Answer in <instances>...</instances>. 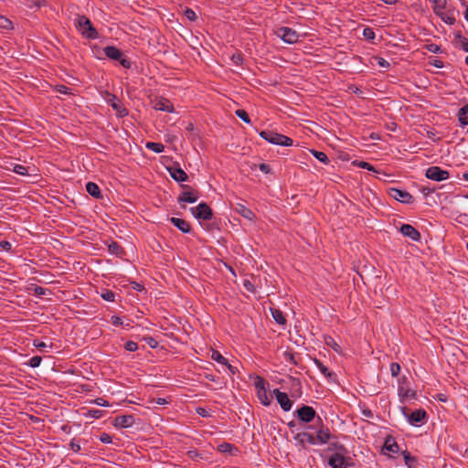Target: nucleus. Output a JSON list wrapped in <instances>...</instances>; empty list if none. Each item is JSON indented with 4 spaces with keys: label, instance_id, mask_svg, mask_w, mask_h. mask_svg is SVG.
<instances>
[{
    "label": "nucleus",
    "instance_id": "1",
    "mask_svg": "<svg viewBox=\"0 0 468 468\" xmlns=\"http://www.w3.org/2000/svg\"><path fill=\"white\" fill-rule=\"evenodd\" d=\"M75 25L80 33L86 38L96 39L98 32L92 26L90 20L85 16H79L76 18Z\"/></svg>",
    "mask_w": 468,
    "mask_h": 468
},
{
    "label": "nucleus",
    "instance_id": "2",
    "mask_svg": "<svg viewBox=\"0 0 468 468\" xmlns=\"http://www.w3.org/2000/svg\"><path fill=\"white\" fill-rule=\"evenodd\" d=\"M260 135L261 138L272 144L282 146H290L292 144V140L291 138L271 130L261 131Z\"/></svg>",
    "mask_w": 468,
    "mask_h": 468
},
{
    "label": "nucleus",
    "instance_id": "3",
    "mask_svg": "<svg viewBox=\"0 0 468 468\" xmlns=\"http://www.w3.org/2000/svg\"><path fill=\"white\" fill-rule=\"evenodd\" d=\"M346 452L347 451L344 446H339V451L329 457L328 464L332 468H347L350 465V458L345 456Z\"/></svg>",
    "mask_w": 468,
    "mask_h": 468
},
{
    "label": "nucleus",
    "instance_id": "4",
    "mask_svg": "<svg viewBox=\"0 0 468 468\" xmlns=\"http://www.w3.org/2000/svg\"><path fill=\"white\" fill-rule=\"evenodd\" d=\"M104 55L112 60L119 61L125 68H131V61L125 58L122 52L114 46H107L103 48Z\"/></svg>",
    "mask_w": 468,
    "mask_h": 468
},
{
    "label": "nucleus",
    "instance_id": "5",
    "mask_svg": "<svg viewBox=\"0 0 468 468\" xmlns=\"http://www.w3.org/2000/svg\"><path fill=\"white\" fill-rule=\"evenodd\" d=\"M275 35L287 44H294L299 40V34L287 27H278L275 30Z\"/></svg>",
    "mask_w": 468,
    "mask_h": 468
},
{
    "label": "nucleus",
    "instance_id": "6",
    "mask_svg": "<svg viewBox=\"0 0 468 468\" xmlns=\"http://www.w3.org/2000/svg\"><path fill=\"white\" fill-rule=\"evenodd\" d=\"M193 216L197 219L209 220L212 218V210L206 203L190 208Z\"/></svg>",
    "mask_w": 468,
    "mask_h": 468
},
{
    "label": "nucleus",
    "instance_id": "7",
    "mask_svg": "<svg viewBox=\"0 0 468 468\" xmlns=\"http://www.w3.org/2000/svg\"><path fill=\"white\" fill-rule=\"evenodd\" d=\"M425 176L431 180L441 182L449 177V172L439 166H431L426 170Z\"/></svg>",
    "mask_w": 468,
    "mask_h": 468
},
{
    "label": "nucleus",
    "instance_id": "8",
    "mask_svg": "<svg viewBox=\"0 0 468 468\" xmlns=\"http://www.w3.org/2000/svg\"><path fill=\"white\" fill-rule=\"evenodd\" d=\"M388 195L395 200H398L404 204H410L413 201V197L406 190L392 187L389 188Z\"/></svg>",
    "mask_w": 468,
    "mask_h": 468
},
{
    "label": "nucleus",
    "instance_id": "9",
    "mask_svg": "<svg viewBox=\"0 0 468 468\" xmlns=\"http://www.w3.org/2000/svg\"><path fill=\"white\" fill-rule=\"evenodd\" d=\"M295 414L300 420L303 422H311L314 419L316 412L314 408L304 405L295 411Z\"/></svg>",
    "mask_w": 468,
    "mask_h": 468
},
{
    "label": "nucleus",
    "instance_id": "10",
    "mask_svg": "<svg viewBox=\"0 0 468 468\" xmlns=\"http://www.w3.org/2000/svg\"><path fill=\"white\" fill-rule=\"evenodd\" d=\"M273 393H274L276 399L279 402L281 408L284 411H289L292 409V402L289 399L288 395L284 392L280 391L278 388H275L273 390Z\"/></svg>",
    "mask_w": 468,
    "mask_h": 468
},
{
    "label": "nucleus",
    "instance_id": "11",
    "mask_svg": "<svg viewBox=\"0 0 468 468\" xmlns=\"http://www.w3.org/2000/svg\"><path fill=\"white\" fill-rule=\"evenodd\" d=\"M134 420L133 415H121L115 417L112 424L116 428H130L133 425Z\"/></svg>",
    "mask_w": 468,
    "mask_h": 468
},
{
    "label": "nucleus",
    "instance_id": "12",
    "mask_svg": "<svg viewBox=\"0 0 468 468\" xmlns=\"http://www.w3.org/2000/svg\"><path fill=\"white\" fill-rule=\"evenodd\" d=\"M426 411L424 410H417L411 412L410 415H406L408 421L411 425H420L424 422L426 419Z\"/></svg>",
    "mask_w": 468,
    "mask_h": 468
},
{
    "label": "nucleus",
    "instance_id": "13",
    "mask_svg": "<svg viewBox=\"0 0 468 468\" xmlns=\"http://www.w3.org/2000/svg\"><path fill=\"white\" fill-rule=\"evenodd\" d=\"M400 232L403 236L408 237L414 241L420 239V233L410 224H403L400 227Z\"/></svg>",
    "mask_w": 468,
    "mask_h": 468
},
{
    "label": "nucleus",
    "instance_id": "14",
    "mask_svg": "<svg viewBox=\"0 0 468 468\" xmlns=\"http://www.w3.org/2000/svg\"><path fill=\"white\" fill-rule=\"evenodd\" d=\"M186 190L183 191L178 197V202L195 203L198 197L196 192L189 189V186H183Z\"/></svg>",
    "mask_w": 468,
    "mask_h": 468
},
{
    "label": "nucleus",
    "instance_id": "15",
    "mask_svg": "<svg viewBox=\"0 0 468 468\" xmlns=\"http://www.w3.org/2000/svg\"><path fill=\"white\" fill-rule=\"evenodd\" d=\"M168 171L170 176L177 182H184L187 179L186 173L179 166H170Z\"/></svg>",
    "mask_w": 468,
    "mask_h": 468
},
{
    "label": "nucleus",
    "instance_id": "16",
    "mask_svg": "<svg viewBox=\"0 0 468 468\" xmlns=\"http://www.w3.org/2000/svg\"><path fill=\"white\" fill-rule=\"evenodd\" d=\"M437 16L448 25H453L455 23V11L453 9H445Z\"/></svg>",
    "mask_w": 468,
    "mask_h": 468
},
{
    "label": "nucleus",
    "instance_id": "17",
    "mask_svg": "<svg viewBox=\"0 0 468 468\" xmlns=\"http://www.w3.org/2000/svg\"><path fill=\"white\" fill-rule=\"evenodd\" d=\"M108 102L116 111L120 117L126 116L128 114L127 110L122 106L115 96L111 95V99L108 100Z\"/></svg>",
    "mask_w": 468,
    "mask_h": 468
},
{
    "label": "nucleus",
    "instance_id": "18",
    "mask_svg": "<svg viewBox=\"0 0 468 468\" xmlns=\"http://www.w3.org/2000/svg\"><path fill=\"white\" fill-rule=\"evenodd\" d=\"M154 108L157 111H162V112H174L173 104L170 102V101H168L166 99H161V100L157 101L154 103Z\"/></svg>",
    "mask_w": 468,
    "mask_h": 468
},
{
    "label": "nucleus",
    "instance_id": "19",
    "mask_svg": "<svg viewBox=\"0 0 468 468\" xmlns=\"http://www.w3.org/2000/svg\"><path fill=\"white\" fill-rule=\"evenodd\" d=\"M170 221L184 233L190 232V225L187 221L178 218H171Z\"/></svg>",
    "mask_w": 468,
    "mask_h": 468
},
{
    "label": "nucleus",
    "instance_id": "20",
    "mask_svg": "<svg viewBox=\"0 0 468 468\" xmlns=\"http://www.w3.org/2000/svg\"><path fill=\"white\" fill-rule=\"evenodd\" d=\"M210 357L218 363L226 366L231 371V373H234L232 367L228 364L227 358H225L218 351L212 350Z\"/></svg>",
    "mask_w": 468,
    "mask_h": 468
},
{
    "label": "nucleus",
    "instance_id": "21",
    "mask_svg": "<svg viewBox=\"0 0 468 468\" xmlns=\"http://www.w3.org/2000/svg\"><path fill=\"white\" fill-rule=\"evenodd\" d=\"M315 438H316L317 443H321V444L326 443L330 438V433H329L328 429L319 430L317 431Z\"/></svg>",
    "mask_w": 468,
    "mask_h": 468
},
{
    "label": "nucleus",
    "instance_id": "22",
    "mask_svg": "<svg viewBox=\"0 0 468 468\" xmlns=\"http://www.w3.org/2000/svg\"><path fill=\"white\" fill-rule=\"evenodd\" d=\"M295 439L300 440L302 441H306L310 444H313V445L317 444V441H316L315 436H314L313 434L308 433V432L298 433L296 435Z\"/></svg>",
    "mask_w": 468,
    "mask_h": 468
},
{
    "label": "nucleus",
    "instance_id": "23",
    "mask_svg": "<svg viewBox=\"0 0 468 468\" xmlns=\"http://www.w3.org/2000/svg\"><path fill=\"white\" fill-rule=\"evenodd\" d=\"M458 119L463 126L468 125V105L459 110Z\"/></svg>",
    "mask_w": 468,
    "mask_h": 468
},
{
    "label": "nucleus",
    "instance_id": "24",
    "mask_svg": "<svg viewBox=\"0 0 468 468\" xmlns=\"http://www.w3.org/2000/svg\"><path fill=\"white\" fill-rule=\"evenodd\" d=\"M87 192L93 197H99L101 195L99 186L93 182H88L86 184Z\"/></svg>",
    "mask_w": 468,
    "mask_h": 468
},
{
    "label": "nucleus",
    "instance_id": "25",
    "mask_svg": "<svg viewBox=\"0 0 468 468\" xmlns=\"http://www.w3.org/2000/svg\"><path fill=\"white\" fill-rule=\"evenodd\" d=\"M271 313L273 319L276 321V323H278L280 324H285L286 319L281 310L275 309V308H271Z\"/></svg>",
    "mask_w": 468,
    "mask_h": 468
},
{
    "label": "nucleus",
    "instance_id": "26",
    "mask_svg": "<svg viewBox=\"0 0 468 468\" xmlns=\"http://www.w3.org/2000/svg\"><path fill=\"white\" fill-rule=\"evenodd\" d=\"M319 371L324 375V377L328 379L332 378L334 374L325 367L323 363H321L318 359L314 360Z\"/></svg>",
    "mask_w": 468,
    "mask_h": 468
},
{
    "label": "nucleus",
    "instance_id": "27",
    "mask_svg": "<svg viewBox=\"0 0 468 468\" xmlns=\"http://www.w3.org/2000/svg\"><path fill=\"white\" fill-rule=\"evenodd\" d=\"M34 346L37 347L40 352H48V348H52L53 345L52 343L50 344H48L44 341H40V340H37V339H35L34 340V343H33Z\"/></svg>",
    "mask_w": 468,
    "mask_h": 468
},
{
    "label": "nucleus",
    "instance_id": "28",
    "mask_svg": "<svg viewBox=\"0 0 468 468\" xmlns=\"http://www.w3.org/2000/svg\"><path fill=\"white\" fill-rule=\"evenodd\" d=\"M146 148L152 150L154 153H162L165 150V146L160 143L148 142L145 144Z\"/></svg>",
    "mask_w": 468,
    "mask_h": 468
},
{
    "label": "nucleus",
    "instance_id": "29",
    "mask_svg": "<svg viewBox=\"0 0 468 468\" xmlns=\"http://www.w3.org/2000/svg\"><path fill=\"white\" fill-rule=\"evenodd\" d=\"M432 8L433 12L438 15L446 9V0H434Z\"/></svg>",
    "mask_w": 468,
    "mask_h": 468
},
{
    "label": "nucleus",
    "instance_id": "30",
    "mask_svg": "<svg viewBox=\"0 0 468 468\" xmlns=\"http://www.w3.org/2000/svg\"><path fill=\"white\" fill-rule=\"evenodd\" d=\"M311 153L320 162H322L324 164H327L329 162V159H328L327 155L324 152H320V151H316V150H311Z\"/></svg>",
    "mask_w": 468,
    "mask_h": 468
},
{
    "label": "nucleus",
    "instance_id": "31",
    "mask_svg": "<svg viewBox=\"0 0 468 468\" xmlns=\"http://www.w3.org/2000/svg\"><path fill=\"white\" fill-rule=\"evenodd\" d=\"M257 395H258L259 399L261 400V402L263 405H265V406L270 405L271 400H270V399H269V397H268V395H267V390H266V389H264V390H259V391L257 392Z\"/></svg>",
    "mask_w": 468,
    "mask_h": 468
},
{
    "label": "nucleus",
    "instance_id": "32",
    "mask_svg": "<svg viewBox=\"0 0 468 468\" xmlns=\"http://www.w3.org/2000/svg\"><path fill=\"white\" fill-rule=\"evenodd\" d=\"M385 449L390 452H397L399 451V445L392 440H387L385 441Z\"/></svg>",
    "mask_w": 468,
    "mask_h": 468
},
{
    "label": "nucleus",
    "instance_id": "33",
    "mask_svg": "<svg viewBox=\"0 0 468 468\" xmlns=\"http://www.w3.org/2000/svg\"><path fill=\"white\" fill-rule=\"evenodd\" d=\"M239 212L242 217L248 219H252L254 217V213L250 208H247L244 206H240Z\"/></svg>",
    "mask_w": 468,
    "mask_h": 468
},
{
    "label": "nucleus",
    "instance_id": "34",
    "mask_svg": "<svg viewBox=\"0 0 468 468\" xmlns=\"http://www.w3.org/2000/svg\"><path fill=\"white\" fill-rule=\"evenodd\" d=\"M101 298L107 302H114L115 301V293L112 291L105 290L101 292Z\"/></svg>",
    "mask_w": 468,
    "mask_h": 468
},
{
    "label": "nucleus",
    "instance_id": "35",
    "mask_svg": "<svg viewBox=\"0 0 468 468\" xmlns=\"http://www.w3.org/2000/svg\"><path fill=\"white\" fill-rule=\"evenodd\" d=\"M0 27L8 30L13 27V24L9 19L0 16Z\"/></svg>",
    "mask_w": 468,
    "mask_h": 468
},
{
    "label": "nucleus",
    "instance_id": "36",
    "mask_svg": "<svg viewBox=\"0 0 468 468\" xmlns=\"http://www.w3.org/2000/svg\"><path fill=\"white\" fill-rule=\"evenodd\" d=\"M41 361H42L41 356H32V357L29 359V361H28L27 365H28L29 367H37L40 365Z\"/></svg>",
    "mask_w": 468,
    "mask_h": 468
},
{
    "label": "nucleus",
    "instance_id": "37",
    "mask_svg": "<svg viewBox=\"0 0 468 468\" xmlns=\"http://www.w3.org/2000/svg\"><path fill=\"white\" fill-rule=\"evenodd\" d=\"M236 115L247 123L250 122L248 113L244 110H237Z\"/></svg>",
    "mask_w": 468,
    "mask_h": 468
},
{
    "label": "nucleus",
    "instance_id": "38",
    "mask_svg": "<svg viewBox=\"0 0 468 468\" xmlns=\"http://www.w3.org/2000/svg\"><path fill=\"white\" fill-rule=\"evenodd\" d=\"M13 171L21 176L27 175V168L22 165H15Z\"/></svg>",
    "mask_w": 468,
    "mask_h": 468
},
{
    "label": "nucleus",
    "instance_id": "39",
    "mask_svg": "<svg viewBox=\"0 0 468 468\" xmlns=\"http://www.w3.org/2000/svg\"><path fill=\"white\" fill-rule=\"evenodd\" d=\"M400 369H401V367H400L399 364H398L396 362H393L390 364V373H391L392 377L399 376Z\"/></svg>",
    "mask_w": 468,
    "mask_h": 468
},
{
    "label": "nucleus",
    "instance_id": "40",
    "mask_svg": "<svg viewBox=\"0 0 468 468\" xmlns=\"http://www.w3.org/2000/svg\"><path fill=\"white\" fill-rule=\"evenodd\" d=\"M121 246L117 243V242H112L110 245H109V251L112 253V254H115V255H118L121 251Z\"/></svg>",
    "mask_w": 468,
    "mask_h": 468
},
{
    "label": "nucleus",
    "instance_id": "41",
    "mask_svg": "<svg viewBox=\"0 0 468 468\" xmlns=\"http://www.w3.org/2000/svg\"><path fill=\"white\" fill-rule=\"evenodd\" d=\"M124 348L127 351L134 352V351H136L138 349V344L133 342V341H128V342L125 343Z\"/></svg>",
    "mask_w": 468,
    "mask_h": 468
},
{
    "label": "nucleus",
    "instance_id": "42",
    "mask_svg": "<svg viewBox=\"0 0 468 468\" xmlns=\"http://www.w3.org/2000/svg\"><path fill=\"white\" fill-rule=\"evenodd\" d=\"M255 388L257 389V392L259 390H264L265 388V381L262 378L258 377L255 381Z\"/></svg>",
    "mask_w": 468,
    "mask_h": 468
},
{
    "label": "nucleus",
    "instance_id": "43",
    "mask_svg": "<svg viewBox=\"0 0 468 468\" xmlns=\"http://www.w3.org/2000/svg\"><path fill=\"white\" fill-rule=\"evenodd\" d=\"M363 36L367 38V39H373L375 38V33L374 31L369 28V27H367L363 30Z\"/></svg>",
    "mask_w": 468,
    "mask_h": 468
},
{
    "label": "nucleus",
    "instance_id": "44",
    "mask_svg": "<svg viewBox=\"0 0 468 468\" xmlns=\"http://www.w3.org/2000/svg\"><path fill=\"white\" fill-rule=\"evenodd\" d=\"M89 416L93 419H99L102 416V410H90L88 412Z\"/></svg>",
    "mask_w": 468,
    "mask_h": 468
},
{
    "label": "nucleus",
    "instance_id": "45",
    "mask_svg": "<svg viewBox=\"0 0 468 468\" xmlns=\"http://www.w3.org/2000/svg\"><path fill=\"white\" fill-rule=\"evenodd\" d=\"M376 60H377L378 65L382 68H388L390 65L388 61H387L385 58H380V57L376 58Z\"/></svg>",
    "mask_w": 468,
    "mask_h": 468
},
{
    "label": "nucleus",
    "instance_id": "46",
    "mask_svg": "<svg viewBox=\"0 0 468 468\" xmlns=\"http://www.w3.org/2000/svg\"><path fill=\"white\" fill-rule=\"evenodd\" d=\"M99 439L102 443H111L112 442V436L105 432L101 434Z\"/></svg>",
    "mask_w": 468,
    "mask_h": 468
},
{
    "label": "nucleus",
    "instance_id": "47",
    "mask_svg": "<svg viewBox=\"0 0 468 468\" xmlns=\"http://www.w3.org/2000/svg\"><path fill=\"white\" fill-rule=\"evenodd\" d=\"M56 90L58 93H61V94H69L70 93L69 88H68L67 86H64V85L57 86Z\"/></svg>",
    "mask_w": 468,
    "mask_h": 468
},
{
    "label": "nucleus",
    "instance_id": "48",
    "mask_svg": "<svg viewBox=\"0 0 468 468\" xmlns=\"http://www.w3.org/2000/svg\"><path fill=\"white\" fill-rule=\"evenodd\" d=\"M405 463L410 467L411 463L414 461V459L410 456V454L407 452H403Z\"/></svg>",
    "mask_w": 468,
    "mask_h": 468
},
{
    "label": "nucleus",
    "instance_id": "49",
    "mask_svg": "<svg viewBox=\"0 0 468 468\" xmlns=\"http://www.w3.org/2000/svg\"><path fill=\"white\" fill-rule=\"evenodd\" d=\"M0 248L5 250H10L11 248H12V245L7 240H2V241H0Z\"/></svg>",
    "mask_w": 468,
    "mask_h": 468
},
{
    "label": "nucleus",
    "instance_id": "50",
    "mask_svg": "<svg viewBox=\"0 0 468 468\" xmlns=\"http://www.w3.org/2000/svg\"><path fill=\"white\" fill-rule=\"evenodd\" d=\"M111 323L113 324V325H121L122 324V318L119 317V316H112L111 318Z\"/></svg>",
    "mask_w": 468,
    "mask_h": 468
},
{
    "label": "nucleus",
    "instance_id": "51",
    "mask_svg": "<svg viewBox=\"0 0 468 468\" xmlns=\"http://www.w3.org/2000/svg\"><path fill=\"white\" fill-rule=\"evenodd\" d=\"M186 16L190 20H195L196 17H197L196 13L193 10H191V9H187L186 11Z\"/></svg>",
    "mask_w": 468,
    "mask_h": 468
},
{
    "label": "nucleus",
    "instance_id": "52",
    "mask_svg": "<svg viewBox=\"0 0 468 468\" xmlns=\"http://www.w3.org/2000/svg\"><path fill=\"white\" fill-rule=\"evenodd\" d=\"M339 446H341V445L336 442H332L328 446V451H331V452L335 451V452H336L339 451Z\"/></svg>",
    "mask_w": 468,
    "mask_h": 468
},
{
    "label": "nucleus",
    "instance_id": "53",
    "mask_svg": "<svg viewBox=\"0 0 468 468\" xmlns=\"http://www.w3.org/2000/svg\"><path fill=\"white\" fill-rule=\"evenodd\" d=\"M69 446L72 449V451L75 452H79L80 451V449H81L80 445L79 443L74 442V441H71Z\"/></svg>",
    "mask_w": 468,
    "mask_h": 468
},
{
    "label": "nucleus",
    "instance_id": "54",
    "mask_svg": "<svg viewBox=\"0 0 468 468\" xmlns=\"http://www.w3.org/2000/svg\"><path fill=\"white\" fill-rule=\"evenodd\" d=\"M95 403L99 406H109V403L107 402V400H105L104 399L102 398H98L95 399Z\"/></svg>",
    "mask_w": 468,
    "mask_h": 468
},
{
    "label": "nucleus",
    "instance_id": "55",
    "mask_svg": "<svg viewBox=\"0 0 468 468\" xmlns=\"http://www.w3.org/2000/svg\"><path fill=\"white\" fill-rule=\"evenodd\" d=\"M45 292L46 290L43 288V287H40V286H37L35 288V294L36 295H44L45 294Z\"/></svg>",
    "mask_w": 468,
    "mask_h": 468
},
{
    "label": "nucleus",
    "instance_id": "56",
    "mask_svg": "<svg viewBox=\"0 0 468 468\" xmlns=\"http://www.w3.org/2000/svg\"><path fill=\"white\" fill-rule=\"evenodd\" d=\"M259 168H260V170H261V172L266 173V174H267V173H269V172H270V170H271V169H270V166H269L268 165H266V164H261V165H259Z\"/></svg>",
    "mask_w": 468,
    "mask_h": 468
},
{
    "label": "nucleus",
    "instance_id": "57",
    "mask_svg": "<svg viewBox=\"0 0 468 468\" xmlns=\"http://www.w3.org/2000/svg\"><path fill=\"white\" fill-rule=\"evenodd\" d=\"M219 447H220V451H222V452H228L232 448V446L229 443L221 444Z\"/></svg>",
    "mask_w": 468,
    "mask_h": 468
},
{
    "label": "nucleus",
    "instance_id": "58",
    "mask_svg": "<svg viewBox=\"0 0 468 468\" xmlns=\"http://www.w3.org/2000/svg\"><path fill=\"white\" fill-rule=\"evenodd\" d=\"M461 47L465 52H468V41L466 39L461 41Z\"/></svg>",
    "mask_w": 468,
    "mask_h": 468
},
{
    "label": "nucleus",
    "instance_id": "59",
    "mask_svg": "<svg viewBox=\"0 0 468 468\" xmlns=\"http://www.w3.org/2000/svg\"><path fill=\"white\" fill-rule=\"evenodd\" d=\"M197 412L201 416H207V410L203 408H197Z\"/></svg>",
    "mask_w": 468,
    "mask_h": 468
},
{
    "label": "nucleus",
    "instance_id": "60",
    "mask_svg": "<svg viewBox=\"0 0 468 468\" xmlns=\"http://www.w3.org/2000/svg\"><path fill=\"white\" fill-rule=\"evenodd\" d=\"M233 60L235 61L236 64L239 63L241 61V56L239 54V55H233L232 57Z\"/></svg>",
    "mask_w": 468,
    "mask_h": 468
},
{
    "label": "nucleus",
    "instance_id": "61",
    "mask_svg": "<svg viewBox=\"0 0 468 468\" xmlns=\"http://www.w3.org/2000/svg\"><path fill=\"white\" fill-rule=\"evenodd\" d=\"M363 168H367V170H371L372 169V166L370 164L368 163H366V162H362L361 165H360Z\"/></svg>",
    "mask_w": 468,
    "mask_h": 468
},
{
    "label": "nucleus",
    "instance_id": "62",
    "mask_svg": "<svg viewBox=\"0 0 468 468\" xmlns=\"http://www.w3.org/2000/svg\"><path fill=\"white\" fill-rule=\"evenodd\" d=\"M165 402H166V401H165V399H157V404H159V405H163V404H165Z\"/></svg>",
    "mask_w": 468,
    "mask_h": 468
},
{
    "label": "nucleus",
    "instance_id": "63",
    "mask_svg": "<svg viewBox=\"0 0 468 468\" xmlns=\"http://www.w3.org/2000/svg\"><path fill=\"white\" fill-rule=\"evenodd\" d=\"M244 286L248 289V290H250V287H251V284L250 282H244Z\"/></svg>",
    "mask_w": 468,
    "mask_h": 468
},
{
    "label": "nucleus",
    "instance_id": "64",
    "mask_svg": "<svg viewBox=\"0 0 468 468\" xmlns=\"http://www.w3.org/2000/svg\"><path fill=\"white\" fill-rule=\"evenodd\" d=\"M463 179L465 180V181H468V173H464L463 175Z\"/></svg>",
    "mask_w": 468,
    "mask_h": 468
}]
</instances>
